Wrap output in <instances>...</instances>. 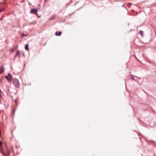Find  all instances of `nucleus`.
Wrapping results in <instances>:
<instances>
[{"instance_id":"2eb2a0df","label":"nucleus","mask_w":156,"mask_h":156,"mask_svg":"<svg viewBox=\"0 0 156 156\" xmlns=\"http://www.w3.org/2000/svg\"><path fill=\"white\" fill-rule=\"evenodd\" d=\"M38 6H39V7H40V5H39Z\"/></svg>"},{"instance_id":"1a4fd4ad","label":"nucleus","mask_w":156,"mask_h":156,"mask_svg":"<svg viewBox=\"0 0 156 156\" xmlns=\"http://www.w3.org/2000/svg\"><path fill=\"white\" fill-rule=\"evenodd\" d=\"M143 31H142V30H140L139 31V34L141 35V36H142L143 35Z\"/></svg>"},{"instance_id":"9d476101","label":"nucleus","mask_w":156,"mask_h":156,"mask_svg":"<svg viewBox=\"0 0 156 156\" xmlns=\"http://www.w3.org/2000/svg\"><path fill=\"white\" fill-rule=\"evenodd\" d=\"M2 146V143L0 141V146Z\"/></svg>"},{"instance_id":"20e7f679","label":"nucleus","mask_w":156,"mask_h":156,"mask_svg":"<svg viewBox=\"0 0 156 156\" xmlns=\"http://www.w3.org/2000/svg\"><path fill=\"white\" fill-rule=\"evenodd\" d=\"M4 71L3 66H0V74L2 73Z\"/></svg>"},{"instance_id":"0eeeda50","label":"nucleus","mask_w":156,"mask_h":156,"mask_svg":"<svg viewBox=\"0 0 156 156\" xmlns=\"http://www.w3.org/2000/svg\"><path fill=\"white\" fill-rule=\"evenodd\" d=\"M3 148H2V146H0V152L2 153H3Z\"/></svg>"},{"instance_id":"ddd939ff","label":"nucleus","mask_w":156,"mask_h":156,"mask_svg":"<svg viewBox=\"0 0 156 156\" xmlns=\"http://www.w3.org/2000/svg\"><path fill=\"white\" fill-rule=\"evenodd\" d=\"M24 35H25V34H22V37H23V36H24Z\"/></svg>"},{"instance_id":"423d86ee","label":"nucleus","mask_w":156,"mask_h":156,"mask_svg":"<svg viewBox=\"0 0 156 156\" xmlns=\"http://www.w3.org/2000/svg\"><path fill=\"white\" fill-rule=\"evenodd\" d=\"M62 32L61 31H60L59 32H56L55 33V35L56 36H60L61 35Z\"/></svg>"},{"instance_id":"f8f14e48","label":"nucleus","mask_w":156,"mask_h":156,"mask_svg":"<svg viewBox=\"0 0 156 156\" xmlns=\"http://www.w3.org/2000/svg\"><path fill=\"white\" fill-rule=\"evenodd\" d=\"M3 10L2 9H0V12H2V11Z\"/></svg>"},{"instance_id":"9b49d317","label":"nucleus","mask_w":156,"mask_h":156,"mask_svg":"<svg viewBox=\"0 0 156 156\" xmlns=\"http://www.w3.org/2000/svg\"><path fill=\"white\" fill-rule=\"evenodd\" d=\"M1 91L0 90V98H1L2 97V96L1 95Z\"/></svg>"},{"instance_id":"6e6552de","label":"nucleus","mask_w":156,"mask_h":156,"mask_svg":"<svg viewBox=\"0 0 156 156\" xmlns=\"http://www.w3.org/2000/svg\"><path fill=\"white\" fill-rule=\"evenodd\" d=\"M25 49L27 50H28V44H27L25 46Z\"/></svg>"},{"instance_id":"f03ea898","label":"nucleus","mask_w":156,"mask_h":156,"mask_svg":"<svg viewBox=\"0 0 156 156\" xmlns=\"http://www.w3.org/2000/svg\"><path fill=\"white\" fill-rule=\"evenodd\" d=\"M5 78H6L9 82H10L12 79V76L11 74H9L8 76H5Z\"/></svg>"},{"instance_id":"4468645a","label":"nucleus","mask_w":156,"mask_h":156,"mask_svg":"<svg viewBox=\"0 0 156 156\" xmlns=\"http://www.w3.org/2000/svg\"><path fill=\"white\" fill-rule=\"evenodd\" d=\"M132 79L133 80H135V79L133 77V78H132Z\"/></svg>"},{"instance_id":"7ed1b4c3","label":"nucleus","mask_w":156,"mask_h":156,"mask_svg":"<svg viewBox=\"0 0 156 156\" xmlns=\"http://www.w3.org/2000/svg\"><path fill=\"white\" fill-rule=\"evenodd\" d=\"M37 10L36 9H32L30 11V12L31 13H34L37 14Z\"/></svg>"},{"instance_id":"39448f33","label":"nucleus","mask_w":156,"mask_h":156,"mask_svg":"<svg viewBox=\"0 0 156 156\" xmlns=\"http://www.w3.org/2000/svg\"><path fill=\"white\" fill-rule=\"evenodd\" d=\"M17 56H18L19 58L20 57V53L19 51H18L16 53V55H15V58L16 57H17Z\"/></svg>"},{"instance_id":"f257e3e1","label":"nucleus","mask_w":156,"mask_h":156,"mask_svg":"<svg viewBox=\"0 0 156 156\" xmlns=\"http://www.w3.org/2000/svg\"><path fill=\"white\" fill-rule=\"evenodd\" d=\"M13 83L14 85L16 87L18 88L19 87L20 84L19 81L17 80L16 79H13Z\"/></svg>"}]
</instances>
